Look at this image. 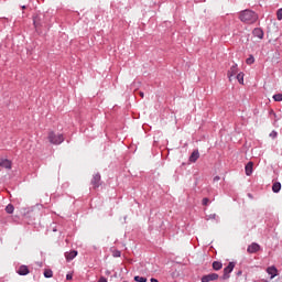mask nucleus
Wrapping results in <instances>:
<instances>
[{
  "instance_id": "obj_1",
  "label": "nucleus",
  "mask_w": 282,
  "mask_h": 282,
  "mask_svg": "<svg viewBox=\"0 0 282 282\" xmlns=\"http://www.w3.org/2000/svg\"><path fill=\"white\" fill-rule=\"evenodd\" d=\"M239 19L242 23H247L248 25H252V23H257L259 15L250 9L243 10L239 14Z\"/></svg>"
},
{
  "instance_id": "obj_2",
  "label": "nucleus",
  "mask_w": 282,
  "mask_h": 282,
  "mask_svg": "<svg viewBox=\"0 0 282 282\" xmlns=\"http://www.w3.org/2000/svg\"><path fill=\"white\" fill-rule=\"evenodd\" d=\"M47 140L50 144H63L65 142V135L63 133H56L54 130H50L47 133Z\"/></svg>"
},
{
  "instance_id": "obj_3",
  "label": "nucleus",
  "mask_w": 282,
  "mask_h": 282,
  "mask_svg": "<svg viewBox=\"0 0 282 282\" xmlns=\"http://www.w3.org/2000/svg\"><path fill=\"white\" fill-rule=\"evenodd\" d=\"M90 184H91L94 191H96L97 188H100V186H102V177L100 176V173H96L95 175H93Z\"/></svg>"
},
{
  "instance_id": "obj_4",
  "label": "nucleus",
  "mask_w": 282,
  "mask_h": 282,
  "mask_svg": "<svg viewBox=\"0 0 282 282\" xmlns=\"http://www.w3.org/2000/svg\"><path fill=\"white\" fill-rule=\"evenodd\" d=\"M235 262H229L228 265L224 269V274L221 276L223 281H228L230 279V273L235 270Z\"/></svg>"
},
{
  "instance_id": "obj_5",
  "label": "nucleus",
  "mask_w": 282,
  "mask_h": 282,
  "mask_svg": "<svg viewBox=\"0 0 282 282\" xmlns=\"http://www.w3.org/2000/svg\"><path fill=\"white\" fill-rule=\"evenodd\" d=\"M259 250H261V246L259 243H257V242H252L247 248V252L249 254H254V253L259 252Z\"/></svg>"
},
{
  "instance_id": "obj_6",
  "label": "nucleus",
  "mask_w": 282,
  "mask_h": 282,
  "mask_svg": "<svg viewBox=\"0 0 282 282\" xmlns=\"http://www.w3.org/2000/svg\"><path fill=\"white\" fill-rule=\"evenodd\" d=\"M219 279V274L217 273H209L202 276V282H210V281H217Z\"/></svg>"
},
{
  "instance_id": "obj_7",
  "label": "nucleus",
  "mask_w": 282,
  "mask_h": 282,
  "mask_svg": "<svg viewBox=\"0 0 282 282\" xmlns=\"http://www.w3.org/2000/svg\"><path fill=\"white\" fill-rule=\"evenodd\" d=\"M238 72H239V68H238L237 64H234L227 73L229 80H232V76H237Z\"/></svg>"
},
{
  "instance_id": "obj_8",
  "label": "nucleus",
  "mask_w": 282,
  "mask_h": 282,
  "mask_svg": "<svg viewBox=\"0 0 282 282\" xmlns=\"http://www.w3.org/2000/svg\"><path fill=\"white\" fill-rule=\"evenodd\" d=\"M29 272H30V268H28V265H25V264L20 265L18 271H17V273L20 276H28Z\"/></svg>"
},
{
  "instance_id": "obj_9",
  "label": "nucleus",
  "mask_w": 282,
  "mask_h": 282,
  "mask_svg": "<svg viewBox=\"0 0 282 282\" xmlns=\"http://www.w3.org/2000/svg\"><path fill=\"white\" fill-rule=\"evenodd\" d=\"M76 257H78V251L76 250H72L69 252H65V259L66 261H74V259H76Z\"/></svg>"
},
{
  "instance_id": "obj_10",
  "label": "nucleus",
  "mask_w": 282,
  "mask_h": 282,
  "mask_svg": "<svg viewBox=\"0 0 282 282\" xmlns=\"http://www.w3.org/2000/svg\"><path fill=\"white\" fill-rule=\"evenodd\" d=\"M267 274H270L271 279H274V276H278L279 270L274 265L268 267Z\"/></svg>"
},
{
  "instance_id": "obj_11",
  "label": "nucleus",
  "mask_w": 282,
  "mask_h": 282,
  "mask_svg": "<svg viewBox=\"0 0 282 282\" xmlns=\"http://www.w3.org/2000/svg\"><path fill=\"white\" fill-rule=\"evenodd\" d=\"M252 34L257 39L263 40L264 33H263V30L261 28L253 29Z\"/></svg>"
},
{
  "instance_id": "obj_12",
  "label": "nucleus",
  "mask_w": 282,
  "mask_h": 282,
  "mask_svg": "<svg viewBox=\"0 0 282 282\" xmlns=\"http://www.w3.org/2000/svg\"><path fill=\"white\" fill-rule=\"evenodd\" d=\"M189 162L195 163L197 160H199V150H194L192 154L189 155Z\"/></svg>"
},
{
  "instance_id": "obj_13",
  "label": "nucleus",
  "mask_w": 282,
  "mask_h": 282,
  "mask_svg": "<svg viewBox=\"0 0 282 282\" xmlns=\"http://www.w3.org/2000/svg\"><path fill=\"white\" fill-rule=\"evenodd\" d=\"M0 166H2V169H12V162L8 159H3L0 161Z\"/></svg>"
},
{
  "instance_id": "obj_14",
  "label": "nucleus",
  "mask_w": 282,
  "mask_h": 282,
  "mask_svg": "<svg viewBox=\"0 0 282 282\" xmlns=\"http://www.w3.org/2000/svg\"><path fill=\"white\" fill-rule=\"evenodd\" d=\"M33 25L35 26L36 30H39L40 28H43V22H41L40 17L33 18Z\"/></svg>"
},
{
  "instance_id": "obj_15",
  "label": "nucleus",
  "mask_w": 282,
  "mask_h": 282,
  "mask_svg": "<svg viewBox=\"0 0 282 282\" xmlns=\"http://www.w3.org/2000/svg\"><path fill=\"white\" fill-rule=\"evenodd\" d=\"M252 166H253V163L252 162H249L246 167H245V171H246V175L250 176L252 175Z\"/></svg>"
},
{
  "instance_id": "obj_16",
  "label": "nucleus",
  "mask_w": 282,
  "mask_h": 282,
  "mask_svg": "<svg viewBox=\"0 0 282 282\" xmlns=\"http://www.w3.org/2000/svg\"><path fill=\"white\" fill-rule=\"evenodd\" d=\"M273 193H280L281 192V182H274L272 185Z\"/></svg>"
},
{
  "instance_id": "obj_17",
  "label": "nucleus",
  "mask_w": 282,
  "mask_h": 282,
  "mask_svg": "<svg viewBox=\"0 0 282 282\" xmlns=\"http://www.w3.org/2000/svg\"><path fill=\"white\" fill-rule=\"evenodd\" d=\"M224 268V263L219 262V261H214L213 262V270L219 271Z\"/></svg>"
},
{
  "instance_id": "obj_18",
  "label": "nucleus",
  "mask_w": 282,
  "mask_h": 282,
  "mask_svg": "<svg viewBox=\"0 0 282 282\" xmlns=\"http://www.w3.org/2000/svg\"><path fill=\"white\" fill-rule=\"evenodd\" d=\"M45 279H52L54 276V272L51 269H46L44 271Z\"/></svg>"
},
{
  "instance_id": "obj_19",
  "label": "nucleus",
  "mask_w": 282,
  "mask_h": 282,
  "mask_svg": "<svg viewBox=\"0 0 282 282\" xmlns=\"http://www.w3.org/2000/svg\"><path fill=\"white\" fill-rule=\"evenodd\" d=\"M6 213L8 215H12V213H14V205H12V204L7 205Z\"/></svg>"
},
{
  "instance_id": "obj_20",
  "label": "nucleus",
  "mask_w": 282,
  "mask_h": 282,
  "mask_svg": "<svg viewBox=\"0 0 282 282\" xmlns=\"http://www.w3.org/2000/svg\"><path fill=\"white\" fill-rule=\"evenodd\" d=\"M273 100L275 102H282V94H275L273 95Z\"/></svg>"
},
{
  "instance_id": "obj_21",
  "label": "nucleus",
  "mask_w": 282,
  "mask_h": 282,
  "mask_svg": "<svg viewBox=\"0 0 282 282\" xmlns=\"http://www.w3.org/2000/svg\"><path fill=\"white\" fill-rule=\"evenodd\" d=\"M238 83L240 85H243V73H239L237 76H236Z\"/></svg>"
},
{
  "instance_id": "obj_22",
  "label": "nucleus",
  "mask_w": 282,
  "mask_h": 282,
  "mask_svg": "<svg viewBox=\"0 0 282 282\" xmlns=\"http://www.w3.org/2000/svg\"><path fill=\"white\" fill-rule=\"evenodd\" d=\"M247 65H253L254 63V56L250 55L247 59H246Z\"/></svg>"
},
{
  "instance_id": "obj_23",
  "label": "nucleus",
  "mask_w": 282,
  "mask_h": 282,
  "mask_svg": "<svg viewBox=\"0 0 282 282\" xmlns=\"http://www.w3.org/2000/svg\"><path fill=\"white\" fill-rule=\"evenodd\" d=\"M134 281H137V282H147V278L140 276V275H135L134 276Z\"/></svg>"
},
{
  "instance_id": "obj_24",
  "label": "nucleus",
  "mask_w": 282,
  "mask_h": 282,
  "mask_svg": "<svg viewBox=\"0 0 282 282\" xmlns=\"http://www.w3.org/2000/svg\"><path fill=\"white\" fill-rule=\"evenodd\" d=\"M271 118H273V126L276 127V122H279V120H281V117L275 113V115H274L273 117H271Z\"/></svg>"
},
{
  "instance_id": "obj_25",
  "label": "nucleus",
  "mask_w": 282,
  "mask_h": 282,
  "mask_svg": "<svg viewBox=\"0 0 282 282\" xmlns=\"http://www.w3.org/2000/svg\"><path fill=\"white\" fill-rule=\"evenodd\" d=\"M276 19H278V21H282V9H279L276 11Z\"/></svg>"
},
{
  "instance_id": "obj_26",
  "label": "nucleus",
  "mask_w": 282,
  "mask_h": 282,
  "mask_svg": "<svg viewBox=\"0 0 282 282\" xmlns=\"http://www.w3.org/2000/svg\"><path fill=\"white\" fill-rule=\"evenodd\" d=\"M209 202H210V199L205 197V198H203L202 204H203V206H208Z\"/></svg>"
},
{
  "instance_id": "obj_27",
  "label": "nucleus",
  "mask_w": 282,
  "mask_h": 282,
  "mask_svg": "<svg viewBox=\"0 0 282 282\" xmlns=\"http://www.w3.org/2000/svg\"><path fill=\"white\" fill-rule=\"evenodd\" d=\"M206 219H217V214H210Z\"/></svg>"
},
{
  "instance_id": "obj_28",
  "label": "nucleus",
  "mask_w": 282,
  "mask_h": 282,
  "mask_svg": "<svg viewBox=\"0 0 282 282\" xmlns=\"http://www.w3.org/2000/svg\"><path fill=\"white\" fill-rule=\"evenodd\" d=\"M276 135H279V133L274 130L270 133V138L274 139V138H276Z\"/></svg>"
},
{
  "instance_id": "obj_29",
  "label": "nucleus",
  "mask_w": 282,
  "mask_h": 282,
  "mask_svg": "<svg viewBox=\"0 0 282 282\" xmlns=\"http://www.w3.org/2000/svg\"><path fill=\"white\" fill-rule=\"evenodd\" d=\"M113 257H120L121 256V252L120 251H118V250H116V251H113Z\"/></svg>"
},
{
  "instance_id": "obj_30",
  "label": "nucleus",
  "mask_w": 282,
  "mask_h": 282,
  "mask_svg": "<svg viewBox=\"0 0 282 282\" xmlns=\"http://www.w3.org/2000/svg\"><path fill=\"white\" fill-rule=\"evenodd\" d=\"M97 282H108V281H107V278L101 276Z\"/></svg>"
},
{
  "instance_id": "obj_31",
  "label": "nucleus",
  "mask_w": 282,
  "mask_h": 282,
  "mask_svg": "<svg viewBox=\"0 0 282 282\" xmlns=\"http://www.w3.org/2000/svg\"><path fill=\"white\" fill-rule=\"evenodd\" d=\"M274 115H276V112H274L272 109L269 111V116L270 118H272Z\"/></svg>"
},
{
  "instance_id": "obj_32",
  "label": "nucleus",
  "mask_w": 282,
  "mask_h": 282,
  "mask_svg": "<svg viewBox=\"0 0 282 282\" xmlns=\"http://www.w3.org/2000/svg\"><path fill=\"white\" fill-rule=\"evenodd\" d=\"M72 279H73V275H72V274H67V275H66V280H67V281H72Z\"/></svg>"
},
{
  "instance_id": "obj_33",
  "label": "nucleus",
  "mask_w": 282,
  "mask_h": 282,
  "mask_svg": "<svg viewBox=\"0 0 282 282\" xmlns=\"http://www.w3.org/2000/svg\"><path fill=\"white\" fill-rule=\"evenodd\" d=\"M220 180H221V177H219V176L214 177V182H219Z\"/></svg>"
},
{
  "instance_id": "obj_34",
  "label": "nucleus",
  "mask_w": 282,
  "mask_h": 282,
  "mask_svg": "<svg viewBox=\"0 0 282 282\" xmlns=\"http://www.w3.org/2000/svg\"><path fill=\"white\" fill-rule=\"evenodd\" d=\"M139 96H140L141 98H144V93H143V91H140V93H139Z\"/></svg>"
},
{
  "instance_id": "obj_35",
  "label": "nucleus",
  "mask_w": 282,
  "mask_h": 282,
  "mask_svg": "<svg viewBox=\"0 0 282 282\" xmlns=\"http://www.w3.org/2000/svg\"><path fill=\"white\" fill-rule=\"evenodd\" d=\"M150 281H151V282H160V281H158V279H155V278H151Z\"/></svg>"
},
{
  "instance_id": "obj_36",
  "label": "nucleus",
  "mask_w": 282,
  "mask_h": 282,
  "mask_svg": "<svg viewBox=\"0 0 282 282\" xmlns=\"http://www.w3.org/2000/svg\"><path fill=\"white\" fill-rule=\"evenodd\" d=\"M25 8H28V7H25V6H22V7H21L22 10H25Z\"/></svg>"
},
{
  "instance_id": "obj_37",
  "label": "nucleus",
  "mask_w": 282,
  "mask_h": 282,
  "mask_svg": "<svg viewBox=\"0 0 282 282\" xmlns=\"http://www.w3.org/2000/svg\"><path fill=\"white\" fill-rule=\"evenodd\" d=\"M262 282H269L268 280H262Z\"/></svg>"
},
{
  "instance_id": "obj_38",
  "label": "nucleus",
  "mask_w": 282,
  "mask_h": 282,
  "mask_svg": "<svg viewBox=\"0 0 282 282\" xmlns=\"http://www.w3.org/2000/svg\"><path fill=\"white\" fill-rule=\"evenodd\" d=\"M239 274H241V271L238 272V276H239Z\"/></svg>"
},
{
  "instance_id": "obj_39",
  "label": "nucleus",
  "mask_w": 282,
  "mask_h": 282,
  "mask_svg": "<svg viewBox=\"0 0 282 282\" xmlns=\"http://www.w3.org/2000/svg\"><path fill=\"white\" fill-rule=\"evenodd\" d=\"M53 232H56V229H53Z\"/></svg>"
}]
</instances>
